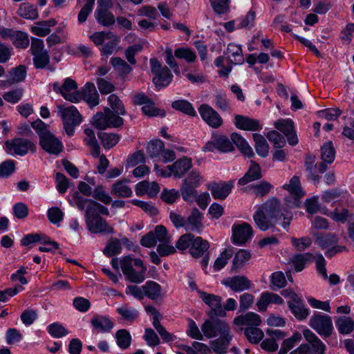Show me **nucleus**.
I'll list each match as a JSON object with an SVG mask.
<instances>
[{
    "label": "nucleus",
    "instance_id": "nucleus-26",
    "mask_svg": "<svg viewBox=\"0 0 354 354\" xmlns=\"http://www.w3.org/2000/svg\"><path fill=\"white\" fill-rule=\"evenodd\" d=\"M314 258L315 257L311 253H300L292 256L289 263L292 264L297 272H300L304 268L305 265L308 262L313 261Z\"/></svg>",
    "mask_w": 354,
    "mask_h": 354
},
{
    "label": "nucleus",
    "instance_id": "nucleus-10",
    "mask_svg": "<svg viewBox=\"0 0 354 354\" xmlns=\"http://www.w3.org/2000/svg\"><path fill=\"white\" fill-rule=\"evenodd\" d=\"M284 189L289 192L290 197L293 198V201H290L286 198L288 205L290 207H294L299 206V200L300 198L304 196V192L301 189L299 178L297 176H293L289 184H286L283 186Z\"/></svg>",
    "mask_w": 354,
    "mask_h": 354
},
{
    "label": "nucleus",
    "instance_id": "nucleus-7",
    "mask_svg": "<svg viewBox=\"0 0 354 354\" xmlns=\"http://www.w3.org/2000/svg\"><path fill=\"white\" fill-rule=\"evenodd\" d=\"M201 330L207 338H213L217 335H227L230 332L229 325L219 319H207L201 326Z\"/></svg>",
    "mask_w": 354,
    "mask_h": 354
},
{
    "label": "nucleus",
    "instance_id": "nucleus-5",
    "mask_svg": "<svg viewBox=\"0 0 354 354\" xmlns=\"http://www.w3.org/2000/svg\"><path fill=\"white\" fill-rule=\"evenodd\" d=\"M151 73L154 75L153 82L158 89L168 86L172 80L173 75L167 66H162L156 58L150 59Z\"/></svg>",
    "mask_w": 354,
    "mask_h": 354
},
{
    "label": "nucleus",
    "instance_id": "nucleus-9",
    "mask_svg": "<svg viewBox=\"0 0 354 354\" xmlns=\"http://www.w3.org/2000/svg\"><path fill=\"white\" fill-rule=\"evenodd\" d=\"M232 241L234 244L243 245L247 243L253 234L251 225L247 223L235 224L232 226Z\"/></svg>",
    "mask_w": 354,
    "mask_h": 354
},
{
    "label": "nucleus",
    "instance_id": "nucleus-36",
    "mask_svg": "<svg viewBox=\"0 0 354 354\" xmlns=\"http://www.w3.org/2000/svg\"><path fill=\"white\" fill-rule=\"evenodd\" d=\"M145 296L151 299H156L160 296L161 287L160 286L153 281H149L142 286Z\"/></svg>",
    "mask_w": 354,
    "mask_h": 354
},
{
    "label": "nucleus",
    "instance_id": "nucleus-22",
    "mask_svg": "<svg viewBox=\"0 0 354 354\" xmlns=\"http://www.w3.org/2000/svg\"><path fill=\"white\" fill-rule=\"evenodd\" d=\"M261 320L257 314L254 313H248L245 315H241L236 317L234 319L233 323L236 326H251L250 327L258 326L261 324Z\"/></svg>",
    "mask_w": 354,
    "mask_h": 354
},
{
    "label": "nucleus",
    "instance_id": "nucleus-21",
    "mask_svg": "<svg viewBox=\"0 0 354 354\" xmlns=\"http://www.w3.org/2000/svg\"><path fill=\"white\" fill-rule=\"evenodd\" d=\"M91 324L95 330L101 333H108L114 326L113 322L103 315L93 316L91 319Z\"/></svg>",
    "mask_w": 354,
    "mask_h": 354
},
{
    "label": "nucleus",
    "instance_id": "nucleus-35",
    "mask_svg": "<svg viewBox=\"0 0 354 354\" xmlns=\"http://www.w3.org/2000/svg\"><path fill=\"white\" fill-rule=\"evenodd\" d=\"M288 306L292 313L298 319H304L308 315V310L304 307L300 298H298L297 301H289Z\"/></svg>",
    "mask_w": 354,
    "mask_h": 354
},
{
    "label": "nucleus",
    "instance_id": "nucleus-1",
    "mask_svg": "<svg viewBox=\"0 0 354 354\" xmlns=\"http://www.w3.org/2000/svg\"><path fill=\"white\" fill-rule=\"evenodd\" d=\"M31 127L35 130L39 137V144L42 149L54 155H58L63 151L62 142L49 130V126L41 120L37 119L31 123Z\"/></svg>",
    "mask_w": 354,
    "mask_h": 354
},
{
    "label": "nucleus",
    "instance_id": "nucleus-24",
    "mask_svg": "<svg viewBox=\"0 0 354 354\" xmlns=\"http://www.w3.org/2000/svg\"><path fill=\"white\" fill-rule=\"evenodd\" d=\"M209 248L207 241L203 239L200 236H195L189 248L190 254L194 258L202 257Z\"/></svg>",
    "mask_w": 354,
    "mask_h": 354
},
{
    "label": "nucleus",
    "instance_id": "nucleus-28",
    "mask_svg": "<svg viewBox=\"0 0 354 354\" xmlns=\"http://www.w3.org/2000/svg\"><path fill=\"white\" fill-rule=\"evenodd\" d=\"M261 176L260 166L259 164L252 161L248 171L243 177L239 180V184L244 185L250 182L260 179Z\"/></svg>",
    "mask_w": 354,
    "mask_h": 354
},
{
    "label": "nucleus",
    "instance_id": "nucleus-57",
    "mask_svg": "<svg viewBox=\"0 0 354 354\" xmlns=\"http://www.w3.org/2000/svg\"><path fill=\"white\" fill-rule=\"evenodd\" d=\"M234 251L232 249H225L218 257L214 264L215 270H220L227 263V261L232 257Z\"/></svg>",
    "mask_w": 354,
    "mask_h": 354
},
{
    "label": "nucleus",
    "instance_id": "nucleus-18",
    "mask_svg": "<svg viewBox=\"0 0 354 354\" xmlns=\"http://www.w3.org/2000/svg\"><path fill=\"white\" fill-rule=\"evenodd\" d=\"M232 187L233 183L229 181L227 183H213L208 188L215 199L223 200L231 192Z\"/></svg>",
    "mask_w": 354,
    "mask_h": 354
},
{
    "label": "nucleus",
    "instance_id": "nucleus-31",
    "mask_svg": "<svg viewBox=\"0 0 354 354\" xmlns=\"http://www.w3.org/2000/svg\"><path fill=\"white\" fill-rule=\"evenodd\" d=\"M82 117L74 106L68 107V136L73 133V127L79 125Z\"/></svg>",
    "mask_w": 354,
    "mask_h": 354
},
{
    "label": "nucleus",
    "instance_id": "nucleus-58",
    "mask_svg": "<svg viewBox=\"0 0 354 354\" xmlns=\"http://www.w3.org/2000/svg\"><path fill=\"white\" fill-rule=\"evenodd\" d=\"M286 284L285 276L282 272H275L272 274L270 288L272 290H277L284 287Z\"/></svg>",
    "mask_w": 354,
    "mask_h": 354
},
{
    "label": "nucleus",
    "instance_id": "nucleus-12",
    "mask_svg": "<svg viewBox=\"0 0 354 354\" xmlns=\"http://www.w3.org/2000/svg\"><path fill=\"white\" fill-rule=\"evenodd\" d=\"M199 293L202 300L209 306L214 315H225L221 305L222 299L221 297L203 291L199 292Z\"/></svg>",
    "mask_w": 354,
    "mask_h": 354
},
{
    "label": "nucleus",
    "instance_id": "nucleus-55",
    "mask_svg": "<svg viewBox=\"0 0 354 354\" xmlns=\"http://www.w3.org/2000/svg\"><path fill=\"white\" fill-rule=\"evenodd\" d=\"M180 192L183 200L187 202H193L194 201V198L196 197L198 194L196 187L186 183H183L180 188Z\"/></svg>",
    "mask_w": 354,
    "mask_h": 354
},
{
    "label": "nucleus",
    "instance_id": "nucleus-47",
    "mask_svg": "<svg viewBox=\"0 0 354 354\" xmlns=\"http://www.w3.org/2000/svg\"><path fill=\"white\" fill-rule=\"evenodd\" d=\"M110 62L121 75H126L132 70V68L120 57H112Z\"/></svg>",
    "mask_w": 354,
    "mask_h": 354
},
{
    "label": "nucleus",
    "instance_id": "nucleus-8",
    "mask_svg": "<svg viewBox=\"0 0 354 354\" xmlns=\"http://www.w3.org/2000/svg\"><path fill=\"white\" fill-rule=\"evenodd\" d=\"M309 326L319 335L326 337H330L333 333L332 319L327 315H314L309 320Z\"/></svg>",
    "mask_w": 354,
    "mask_h": 354
},
{
    "label": "nucleus",
    "instance_id": "nucleus-46",
    "mask_svg": "<svg viewBox=\"0 0 354 354\" xmlns=\"http://www.w3.org/2000/svg\"><path fill=\"white\" fill-rule=\"evenodd\" d=\"M244 333L249 342L252 344L259 343L264 336L263 332L257 326L246 328Z\"/></svg>",
    "mask_w": 354,
    "mask_h": 354
},
{
    "label": "nucleus",
    "instance_id": "nucleus-53",
    "mask_svg": "<svg viewBox=\"0 0 354 354\" xmlns=\"http://www.w3.org/2000/svg\"><path fill=\"white\" fill-rule=\"evenodd\" d=\"M172 107L189 115H195V111L192 105L186 100H176L172 102Z\"/></svg>",
    "mask_w": 354,
    "mask_h": 354
},
{
    "label": "nucleus",
    "instance_id": "nucleus-13",
    "mask_svg": "<svg viewBox=\"0 0 354 354\" xmlns=\"http://www.w3.org/2000/svg\"><path fill=\"white\" fill-rule=\"evenodd\" d=\"M276 213L274 218H272L273 227L276 225H281L283 228L286 229L290 224L292 219V214L291 212L282 209L279 201L275 198Z\"/></svg>",
    "mask_w": 354,
    "mask_h": 354
},
{
    "label": "nucleus",
    "instance_id": "nucleus-16",
    "mask_svg": "<svg viewBox=\"0 0 354 354\" xmlns=\"http://www.w3.org/2000/svg\"><path fill=\"white\" fill-rule=\"evenodd\" d=\"M86 223L88 230L91 233L111 234L113 232V228L109 225L106 221L101 216L86 221Z\"/></svg>",
    "mask_w": 354,
    "mask_h": 354
},
{
    "label": "nucleus",
    "instance_id": "nucleus-34",
    "mask_svg": "<svg viewBox=\"0 0 354 354\" xmlns=\"http://www.w3.org/2000/svg\"><path fill=\"white\" fill-rule=\"evenodd\" d=\"M335 324L338 331L343 335L351 333L354 329V320L346 316L338 317L335 320Z\"/></svg>",
    "mask_w": 354,
    "mask_h": 354
},
{
    "label": "nucleus",
    "instance_id": "nucleus-33",
    "mask_svg": "<svg viewBox=\"0 0 354 354\" xmlns=\"http://www.w3.org/2000/svg\"><path fill=\"white\" fill-rule=\"evenodd\" d=\"M218 151L227 153L234 150V147L230 139L225 136H216L212 144Z\"/></svg>",
    "mask_w": 354,
    "mask_h": 354
},
{
    "label": "nucleus",
    "instance_id": "nucleus-40",
    "mask_svg": "<svg viewBox=\"0 0 354 354\" xmlns=\"http://www.w3.org/2000/svg\"><path fill=\"white\" fill-rule=\"evenodd\" d=\"M8 77L12 84L23 82L26 77V68L24 65H19L11 68L8 71Z\"/></svg>",
    "mask_w": 354,
    "mask_h": 354
},
{
    "label": "nucleus",
    "instance_id": "nucleus-39",
    "mask_svg": "<svg viewBox=\"0 0 354 354\" xmlns=\"http://www.w3.org/2000/svg\"><path fill=\"white\" fill-rule=\"evenodd\" d=\"M253 138L255 142V149L258 155L261 157H266L269 153V145L265 138L258 133L253 134Z\"/></svg>",
    "mask_w": 354,
    "mask_h": 354
},
{
    "label": "nucleus",
    "instance_id": "nucleus-64",
    "mask_svg": "<svg viewBox=\"0 0 354 354\" xmlns=\"http://www.w3.org/2000/svg\"><path fill=\"white\" fill-rule=\"evenodd\" d=\"M275 128L281 131L285 136L294 130V123L290 120L280 119L274 124Z\"/></svg>",
    "mask_w": 354,
    "mask_h": 354
},
{
    "label": "nucleus",
    "instance_id": "nucleus-2",
    "mask_svg": "<svg viewBox=\"0 0 354 354\" xmlns=\"http://www.w3.org/2000/svg\"><path fill=\"white\" fill-rule=\"evenodd\" d=\"M120 267L127 281L134 283L145 281L147 267L141 259L126 256L120 260Z\"/></svg>",
    "mask_w": 354,
    "mask_h": 354
},
{
    "label": "nucleus",
    "instance_id": "nucleus-25",
    "mask_svg": "<svg viewBox=\"0 0 354 354\" xmlns=\"http://www.w3.org/2000/svg\"><path fill=\"white\" fill-rule=\"evenodd\" d=\"M235 125L245 131H257L261 127L258 120L240 115L235 116Z\"/></svg>",
    "mask_w": 354,
    "mask_h": 354
},
{
    "label": "nucleus",
    "instance_id": "nucleus-61",
    "mask_svg": "<svg viewBox=\"0 0 354 354\" xmlns=\"http://www.w3.org/2000/svg\"><path fill=\"white\" fill-rule=\"evenodd\" d=\"M12 40L17 48H26L29 45L28 35L24 32L16 31Z\"/></svg>",
    "mask_w": 354,
    "mask_h": 354
},
{
    "label": "nucleus",
    "instance_id": "nucleus-42",
    "mask_svg": "<svg viewBox=\"0 0 354 354\" xmlns=\"http://www.w3.org/2000/svg\"><path fill=\"white\" fill-rule=\"evenodd\" d=\"M98 138L100 140L102 146L105 149H111L114 147L120 140V136L117 133H107L101 132L98 133Z\"/></svg>",
    "mask_w": 354,
    "mask_h": 354
},
{
    "label": "nucleus",
    "instance_id": "nucleus-32",
    "mask_svg": "<svg viewBox=\"0 0 354 354\" xmlns=\"http://www.w3.org/2000/svg\"><path fill=\"white\" fill-rule=\"evenodd\" d=\"M315 243L322 248H327L338 242V239L335 234L314 233Z\"/></svg>",
    "mask_w": 354,
    "mask_h": 354
},
{
    "label": "nucleus",
    "instance_id": "nucleus-4",
    "mask_svg": "<svg viewBox=\"0 0 354 354\" xmlns=\"http://www.w3.org/2000/svg\"><path fill=\"white\" fill-rule=\"evenodd\" d=\"M74 202L80 209H85L86 221L93 219L96 217H100V214L109 215L108 209L102 205L90 199H86L75 194Z\"/></svg>",
    "mask_w": 354,
    "mask_h": 354
},
{
    "label": "nucleus",
    "instance_id": "nucleus-49",
    "mask_svg": "<svg viewBox=\"0 0 354 354\" xmlns=\"http://www.w3.org/2000/svg\"><path fill=\"white\" fill-rule=\"evenodd\" d=\"M104 111L106 113L109 128H118L123 125L124 120L121 117H120V115H118L107 107L104 108Z\"/></svg>",
    "mask_w": 354,
    "mask_h": 354
},
{
    "label": "nucleus",
    "instance_id": "nucleus-48",
    "mask_svg": "<svg viewBox=\"0 0 354 354\" xmlns=\"http://www.w3.org/2000/svg\"><path fill=\"white\" fill-rule=\"evenodd\" d=\"M95 14L97 21L104 26H109L115 23L114 16L109 10H96Z\"/></svg>",
    "mask_w": 354,
    "mask_h": 354
},
{
    "label": "nucleus",
    "instance_id": "nucleus-41",
    "mask_svg": "<svg viewBox=\"0 0 354 354\" xmlns=\"http://www.w3.org/2000/svg\"><path fill=\"white\" fill-rule=\"evenodd\" d=\"M82 100L81 90H77V84L71 78H68V101L77 103Z\"/></svg>",
    "mask_w": 354,
    "mask_h": 354
},
{
    "label": "nucleus",
    "instance_id": "nucleus-19",
    "mask_svg": "<svg viewBox=\"0 0 354 354\" xmlns=\"http://www.w3.org/2000/svg\"><path fill=\"white\" fill-rule=\"evenodd\" d=\"M192 166V160L187 157H183L176 160L171 165H168L167 168L173 171V175L175 177L181 178L191 169Z\"/></svg>",
    "mask_w": 354,
    "mask_h": 354
},
{
    "label": "nucleus",
    "instance_id": "nucleus-56",
    "mask_svg": "<svg viewBox=\"0 0 354 354\" xmlns=\"http://www.w3.org/2000/svg\"><path fill=\"white\" fill-rule=\"evenodd\" d=\"M108 100L111 107V110L113 111H114L118 115H125L126 111L124 109V106L122 101L116 95L111 94V95H109Z\"/></svg>",
    "mask_w": 354,
    "mask_h": 354
},
{
    "label": "nucleus",
    "instance_id": "nucleus-29",
    "mask_svg": "<svg viewBox=\"0 0 354 354\" xmlns=\"http://www.w3.org/2000/svg\"><path fill=\"white\" fill-rule=\"evenodd\" d=\"M127 180H118L113 184L111 190V194L117 197L127 198L130 197L132 194L131 189L127 185Z\"/></svg>",
    "mask_w": 354,
    "mask_h": 354
},
{
    "label": "nucleus",
    "instance_id": "nucleus-54",
    "mask_svg": "<svg viewBox=\"0 0 354 354\" xmlns=\"http://www.w3.org/2000/svg\"><path fill=\"white\" fill-rule=\"evenodd\" d=\"M121 249L122 245L120 241L118 239L111 238L104 250V253L109 257H111L119 254L121 251Z\"/></svg>",
    "mask_w": 354,
    "mask_h": 354
},
{
    "label": "nucleus",
    "instance_id": "nucleus-3",
    "mask_svg": "<svg viewBox=\"0 0 354 354\" xmlns=\"http://www.w3.org/2000/svg\"><path fill=\"white\" fill-rule=\"evenodd\" d=\"M276 207L275 198H272L262 205L254 214V222L261 230L266 231L273 227L272 218L274 217Z\"/></svg>",
    "mask_w": 354,
    "mask_h": 354
},
{
    "label": "nucleus",
    "instance_id": "nucleus-17",
    "mask_svg": "<svg viewBox=\"0 0 354 354\" xmlns=\"http://www.w3.org/2000/svg\"><path fill=\"white\" fill-rule=\"evenodd\" d=\"M82 99L86 102L90 107L97 106L99 102V95L95 86L91 82H87L81 89Z\"/></svg>",
    "mask_w": 354,
    "mask_h": 354
},
{
    "label": "nucleus",
    "instance_id": "nucleus-15",
    "mask_svg": "<svg viewBox=\"0 0 354 354\" xmlns=\"http://www.w3.org/2000/svg\"><path fill=\"white\" fill-rule=\"evenodd\" d=\"M303 335L308 343L310 354H324L326 346L322 340L309 329H305Z\"/></svg>",
    "mask_w": 354,
    "mask_h": 354
},
{
    "label": "nucleus",
    "instance_id": "nucleus-44",
    "mask_svg": "<svg viewBox=\"0 0 354 354\" xmlns=\"http://www.w3.org/2000/svg\"><path fill=\"white\" fill-rule=\"evenodd\" d=\"M165 145L163 142L159 139L154 140L148 143L147 147V152L151 158H160Z\"/></svg>",
    "mask_w": 354,
    "mask_h": 354
},
{
    "label": "nucleus",
    "instance_id": "nucleus-30",
    "mask_svg": "<svg viewBox=\"0 0 354 354\" xmlns=\"http://www.w3.org/2000/svg\"><path fill=\"white\" fill-rule=\"evenodd\" d=\"M231 140L243 155L249 158L254 156L252 149L240 134L237 133H232Z\"/></svg>",
    "mask_w": 354,
    "mask_h": 354
},
{
    "label": "nucleus",
    "instance_id": "nucleus-52",
    "mask_svg": "<svg viewBox=\"0 0 354 354\" xmlns=\"http://www.w3.org/2000/svg\"><path fill=\"white\" fill-rule=\"evenodd\" d=\"M174 55L178 59H184L187 62H194L196 59V53L189 48H178L175 50Z\"/></svg>",
    "mask_w": 354,
    "mask_h": 354
},
{
    "label": "nucleus",
    "instance_id": "nucleus-14",
    "mask_svg": "<svg viewBox=\"0 0 354 354\" xmlns=\"http://www.w3.org/2000/svg\"><path fill=\"white\" fill-rule=\"evenodd\" d=\"M223 283L234 292L244 291L251 288L250 281L243 275L228 277L223 280Z\"/></svg>",
    "mask_w": 354,
    "mask_h": 354
},
{
    "label": "nucleus",
    "instance_id": "nucleus-59",
    "mask_svg": "<svg viewBox=\"0 0 354 354\" xmlns=\"http://www.w3.org/2000/svg\"><path fill=\"white\" fill-rule=\"evenodd\" d=\"M23 95L24 89L21 88H17L16 89L6 92L3 95V98L8 102L17 104L21 100Z\"/></svg>",
    "mask_w": 354,
    "mask_h": 354
},
{
    "label": "nucleus",
    "instance_id": "nucleus-38",
    "mask_svg": "<svg viewBox=\"0 0 354 354\" xmlns=\"http://www.w3.org/2000/svg\"><path fill=\"white\" fill-rule=\"evenodd\" d=\"M18 15L26 19H35L38 17V12L37 8L28 3H23L20 5Z\"/></svg>",
    "mask_w": 354,
    "mask_h": 354
},
{
    "label": "nucleus",
    "instance_id": "nucleus-62",
    "mask_svg": "<svg viewBox=\"0 0 354 354\" xmlns=\"http://www.w3.org/2000/svg\"><path fill=\"white\" fill-rule=\"evenodd\" d=\"M15 171V162L13 160H7L0 164V178H8Z\"/></svg>",
    "mask_w": 354,
    "mask_h": 354
},
{
    "label": "nucleus",
    "instance_id": "nucleus-45",
    "mask_svg": "<svg viewBox=\"0 0 354 354\" xmlns=\"http://www.w3.org/2000/svg\"><path fill=\"white\" fill-rule=\"evenodd\" d=\"M322 159L323 161L328 164L332 163L335 160V150L333 147V142L328 141L326 142L322 147Z\"/></svg>",
    "mask_w": 354,
    "mask_h": 354
},
{
    "label": "nucleus",
    "instance_id": "nucleus-23",
    "mask_svg": "<svg viewBox=\"0 0 354 354\" xmlns=\"http://www.w3.org/2000/svg\"><path fill=\"white\" fill-rule=\"evenodd\" d=\"M232 336L230 332L227 335H220V337L210 342L212 351L217 354H225L230 344Z\"/></svg>",
    "mask_w": 354,
    "mask_h": 354
},
{
    "label": "nucleus",
    "instance_id": "nucleus-50",
    "mask_svg": "<svg viewBox=\"0 0 354 354\" xmlns=\"http://www.w3.org/2000/svg\"><path fill=\"white\" fill-rule=\"evenodd\" d=\"M250 257L251 254L249 251L240 250L235 254L232 268L233 270H236L242 267L244 263L250 259Z\"/></svg>",
    "mask_w": 354,
    "mask_h": 354
},
{
    "label": "nucleus",
    "instance_id": "nucleus-27",
    "mask_svg": "<svg viewBox=\"0 0 354 354\" xmlns=\"http://www.w3.org/2000/svg\"><path fill=\"white\" fill-rule=\"evenodd\" d=\"M202 219L203 214L197 208H193L186 219V229L199 231L203 226Z\"/></svg>",
    "mask_w": 354,
    "mask_h": 354
},
{
    "label": "nucleus",
    "instance_id": "nucleus-43",
    "mask_svg": "<svg viewBox=\"0 0 354 354\" xmlns=\"http://www.w3.org/2000/svg\"><path fill=\"white\" fill-rule=\"evenodd\" d=\"M118 346L122 349L129 348L131 343V336L126 329L118 330L115 333Z\"/></svg>",
    "mask_w": 354,
    "mask_h": 354
},
{
    "label": "nucleus",
    "instance_id": "nucleus-51",
    "mask_svg": "<svg viewBox=\"0 0 354 354\" xmlns=\"http://www.w3.org/2000/svg\"><path fill=\"white\" fill-rule=\"evenodd\" d=\"M91 123L93 126L97 129L104 130L106 128H109L106 113L104 111L103 112H97L92 118Z\"/></svg>",
    "mask_w": 354,
    "mask_h": 354
},
{
    "label": "nucleus",
    "instance_id": "nucleus-60",
    "mask_svg": "<svg viewBox=\"0 0 354 354\" xmlns=\"http://www.w3.org/2000/svg\"><path fill=\"white\" fill-rule=\"evenodd\" d=\"M117 312L124 320L130 322L135 321L138 317V311L129 308L127 305L118 308Z\"/></svg>",
    "mask_w": 354,
    "mask_h": 354
},
{
    "label": "nucleus",
    "instance_id": "nucleus-20",
    "mask_svg": "<svg viewBox=\"0 0 354 354\" xmlns=\"http://www.w3.org/2000/svg\"><path fill=\"white\" fill-rule=\"evenodd\" d=\"M160 192V187L156 182L149 183L144 180L138 183L136 186V193L138 196L147 194L149 197H153Z\"/></svg>",
    "mask_w": 354,
    "mask_h": 354
},
{
    "label": "nucleus",
    "instance_id": "nucleus-63",
    "mask_svg": "<svg viewBox=\"0 0 354 354\" xmlns=\"http://www.w3.org/2000/svg\"><path fill=\"white\" fill-rule=\"evenodd\" d=\"M64 212L57 207H50L47 211V217L53 224H58L64 219Z\"/></svg>",
    "mask_w": 354,
    "mask_h": 354
},
{
    "label": "nucleus",
    "instance_id": "nucleus-11",
    "mask_svg": "<svg viewBox=\"0 0 354 354\" xmlns=\"http://www.w3.org/2000/svg\"><path fill=\"white\" fill-rule=\"evenodd\" d=\"M199 113L204 121L213 128H218L223 124V120L219 114L207 104H202L198 109Z\"/></svg>",
    "mask_w": 354,
    "mask_h": 354
},
{
    "label": "nucleus",
    "instance_id": "nucleus-37",
    "mask_svg": "<svg viewBox=\"0 0 354 354\" xmlns=\"http://www.w3.org/2000/svg\"><path fill=\"white\" fill-rule=\"evenodd\" d=\"M230 62L234 64H241L244 62L241 48L237 45L230 44L227 48Z\"/></svg>",
    "mask_w": 354,
    "mask_h": 354
},
{
    "label": "nucleus",
    "instance_id": "nucleus-6",
    "mask_svg": "<svg viewBox=\"0 0 354 354\" xmlns=\"http://www.w3.org/2000/svg\"><path fill=\"white\" fill-rule=\"evenodd\" d=\"M35 145L32 141L22 138H15L5 142V151L12 156H24L29 151L35 152Z\"/></svg>",
    "mask_w": 354,
    "mask_h": 354
}]
</instances>
